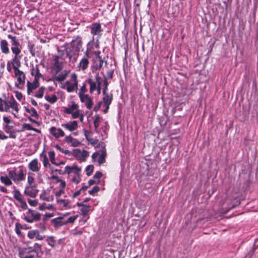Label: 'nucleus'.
I'll return each instance as SVG.
<instances>
[{"label": "nucleus", "mask_w": 258, "mask_h": 258, "mask_svg": "<svg viewBox=\"0 0 258 258\" xmlns=\"http://www.w3.org/2000/svg\"><path fill=\"white\" fill-rule=\"evenodd\" d=\"M41 214L35 210L29 209L27 216L23 219L28 223H32L33 222L39 221L41 219Z\"/></svg>", "instance_id": "1"}, {"label": "nucleus", "mask_w": 258, "mask_h": 258, "mask_svg": "<svg viewBox=\"0 0 258 258\" xmlns=\"http://www.w3.org/2000/svg\"><path fill=\"white\" fill-rule=\"evenodd\" d=\"M8 174L10 178L16 183L19 181L24 180L25 179V175L24 174L23 170L21 169L17 172L15 170H9Z\"/></svg>", "instance_id": "2"}, {"label": "nucleus", "mask_w": 258, "mask_h": 258, "mask_svg": "<svg viewBox=\"0 0 258 258\" xmlns=\"http://www.w3.org/2000/svg\"><path fill=\"white\" fill-rule=\"evenodd\" d=\"M66 52L70 61L73 62H75L77 61L79 52L76 50L74 45H73L71 44L70 46L68 47L66 49Z\"/></svg>", "instance_id": "3"}, {"label": "nucleus", "mask_w": 258, "mask_h": 258, "mask_svg": "<svg viewBox=\"0 0 258 258\" xmlns=\"http://www.w3.org/2000/svg\"><path fill=\"white\" fill-rule=\"evenodd\" d=\"M105 63L107 65V62L106 60H104L103 58H93V63L91 66L92 73H97V71L100 70L103 67V64Z\"/></svg>", "instance_id": "4"}, {"label": "nucleus", "mask_w": 258, "mask_h": 258, "mask_svg": "<svg viewBox=\"0 0 258 258\" xmlns=\"http://www.w3.org/2000/svg\"><path fill=\"white\" fill-rule=\"evenodd\" d=\"M59 56L57 55L53 57L54 64L52 67L51 71L55 75H56L63 68L62 62L59 61Z\"/></svg>", "instance_id": "5"}, {"label": "nucleus", "mask_w": 258, "mask_h": 258, "mask_svg": "<svg viewBox=\"0 0 258 258\" xmlns=\"http://www.w3.org/2000/svg\"><path fill=\"white\" fill-rule=\"evenodd\" d=\"M91 33L93 35V37L94 36L97 35L100 37L102 35L103 29L101 28V25L99 23H93L90 26Z\"/></svg>", "instance_id": "6"}, {"label": "nucleus", "mask_w": 258, "mask_h": 258, "mask_svg": "<svg viewBox=\"0 0 258 258\" xmlns=\"http://www.w3.org/2000/svg\"><path fill=\"white\" fill-rule=\"evenodd\" d=\"M8 37L11 40V50L13 52V50L17 51V52H21V45L19 40L17 39L16 36H12L11 34L8 35Z\"/></svg>", "instance_id": "7"}, {"label": "nucleus", "mask_w": 258, "mask_h": 258, "mask_svg": "<svg viewBox=\"0 0 258 258\" xmlns=\"http://www.w3.org/2000/svg\"><path fill=\"white\" fill-rule=\"evenodd\" d=\"M13 53L15 54V56L13 58L12 63L13 69L15 71L17 70H20L19 68L21 66L20 59L21 58V56L20 55V53L21 52H17V51H15L13 50Z\"/></svg>", "instance_id": "8"}, {"label": "nucleus", "mask_w": 258, "mask_h": 258, "mask_svg": "<svg viewBox=\"0 0 258 258\" xmlns=\"http://www.w3.org/2000/svg\"><path fill=\"white\" fill-rule=\"evenodd\" d=\"M38 191L39 190L37 189L35 185H33V186L30 187L29 186H26L24 190V194L26 196L34 198L37 196Z\"/></svg>", "instance_id": "9"}, {"label": "nucleus", "mask_w": 258, "mask_h": 258, "mask_svg": "<svg viewBox=\"0 0 258 258\" xmlns=\"http://www.w3.org/2000/svg\"><path fill=\"white\" fill-rule=\"evenodd\" d=\"M80 99L82 102L85 103L86 107L90 109L92 108L93 102L92 98L89 96V95H82L80 94Z\"/></svg>", "instance_id": "10"}, {"label": "nucleus", "mask_w": 258, "mask_h": 258, "mask_svg": "<svg viewBox=\"0 0 258 258\" xmlns=\"http://www.w3.org/2000/svg\"><path fill=\"white\" fill-rule=\"evenodd\" d=\"M49 133L51 135L57 139L64 136V133L61 128H57L55 126H52L50 128Z\"/></svg>", "instance_id": "11"}, {"label": "nucleus", "mask_w": 258, "mask_h": 258, "mask_svg": "<svg viewBox=\"0 0 258 258\" xmlns=\"http://www.w3.org/2000/svg\"><path fill=\"white\" fill-rule=\"evenodd\" d=\"M71 44L73 45H74L76 50L79 52L82 48L83 45L82 37L79 35L77 36L75 39L72 40Z\"/></svg>", "instance_id": "12"}, {"label": "nucleus", "mask_w": 258, "mask_h": 258, "mask_svg": "<svg viewBox=\"0 0 258 258\" xmlns=\"http://www.w3.org/2000/svg\"><path fill=\"white\" fill-rule=\"evenodd\" d=\"M74 154L76 157H79V160L81 161H85L86 158L89 156V153L87 151L84 150L83 152H81L79 149L75 150Z\"/></svg>", "instance_id": "13"}, {"label": "nucleus", "mask_w": 258, "mask_h": 258, "mask_svg": "<svg viewBox=\"0 0 258 258\" xmlns=\"http://www.w3.org/2000/svg\"><path fill=\"white\" fill-rule=\"evenodd\" d=\"M61 126L70 131L76 130L78 127V122L76 120L70 121L67 123L62 124Z\"/></svg>", "instance_id": "14"}, {"label": "nucleus", "mask_w": 258, "mask_h": 258, "mask_svg": "<svg viewBox=\"0 0 258 258\" xmlns=\"http://www.w3.org/2000/svg\"><path fill=\"white\" fill-rule=\"evenodd\" d=\"M76 205L78 207H81L80 211L82 212V215L83 217L87 216L90 210L91 206L89 205H84L83 203L77 202Z\"/></svg>", "instance_id": "15"}, {"label": "nucleus", "mask_w": 258, "mask_h": 258, "mask_svg": "<svg viewBox=\"0 0 258 258\" xmlns=\"http://www.w3.org/2000/svg\"><path fill=\"white\" fill-rule=\"evenodd\" d=\"M30 252L27 250V248H22L19 249L18 255L20 258H34V255L29 254Z\"/></svg>", "instance_id": "16"}, {"label": "nucleus", "mask_w": 258, "mask_h": 258, "mask_svg": "<svg viewBox=\"0 0 258 258\" xmlns=\"http://www.w3.org/2000/svg\"><path fill=\"white\" fill-rule=\"evenodd\" d=\"M15 74L17 77V81L19 82V85H23L25 83V75L24 73L20 70H17L15 72Z\"/></svg>", "instance_id": "17"}, {"label": "nucleus", "mask_w": 258, "mask_h": 258, "mask_svg": "<svg viewBox=\"0 0 258 258\" xmlns=\"http://www.w3.org/2000/svg\"><path fill=\"white\" fill-rule=\"evenodd\" d=\"M87 82L90 85V93L92 94L95 91L98 87V83H97V80H94L91 78H89Z\"/></svg>", "instance_id": "18"}, {"label": "nucleus", "mask_w": 258, "mask_h": 258, "mask_svg": "<svg viewBox=\"0 0 258 258\" xmlns=\"http://www.w3.org/2000/svg\"><path fill=\"white\" fill-rule=\"evenodd\" d=\"M38 81L36 82V80H34L33 83H31L29 81L27 82V93L30 95L33 90L36 89L39 86Z\"/></svg>", "instance_id": "19"}, {"label": "nucleus", "mask_w": 258, "mask_h": 258, "mask_svg": "<svg viewBox=\"0 0 258 258\" xmlns=\"http://www.w3.org/2000/svg\"><path fill=\"white\" fill-rule=\"evenodd\" d=\"M0 47L3 53L8 54L10 52L8 43L7 40L3 39L0 41Z\"/></svg>", "instance_id": "20"}, {"label": "nucleus", "mask_w": 258, "mask_h": 258, "mask_svg": "<svg viewBox=\"0 0 258 258\" xmlns=\"http://www.w3.org/2000/svg\"><path fill=\"white\" fill-rule=\"evenodd\" d=\"M74 170H76V171L75 172V173L78 174L79 172L81 171V168L78 167L76 165H74L73 166H67L65 167V171L64 173H67L68 174H70L72 172L74 171Z\"/></svg>", "instance_id": "21"}, {"label": "nucleus", "mask_w": 258, "mask_h": 258, "mask_svg": "<svg viewBox=\"0 0 258 258\" xmlns=\"http://www.w3.org/2000/svg\"><path fill=\"white\" fill-rule=\"evenodd\" d=\"M63 218L61 217L54 218L51 220V223L55 228L59 227L63 225H65L64 221H63Z\"/></svg>", "instance_id": "22"}, {"label": "nucleus", "mask_w": 258, "mask_h": 258, "mask_svg": "<svg viewBox=\"0 0 258 258\" xmlns=\"http://www.w3.org/2000/svg\"><path fill=\"white\" fill-rule=\"evenodd\" d=\"M29 169L33 172H37L39 170L38 167V163L37 159H35L31 161L29 164Z\"/></svg>", "instance_id": "23"}, {"label": "nucleus", "mask_w": 258, "mask_h": 258, "mask_svg": "<svg viewBox=\"0 0 258 258\" xmlns=\"http://www.w3.org/2000/svg\"><path fill=\"white\" fill-rule=\"evenodd\" d=\"M103 102L104 105H110L112 100L113 95L111 94L110 96L107 93L103 94Z\"/></svg>", "instance_id": "24"}, {"label": "nucleus", "mask_w": 258, "mask_h": 258, "mask_svg": "<svg viewBox=\"0 0 258 258\" xmlns=\"http://www.w3.org/2000/svg\"><path fill=\"white\" fill-rule=\"evenodd\" d=\"M89 63V59L87 58H83L80 61L79 67L82 71H85L88 68Z\"/></svg>", "instance_id": "25"}, {"label": "nucleus", "mask_w": 258, "mask_h": 258, "mask_svg": "<svg viewBox=\"0 0 258 258\" xmlns=\"http://www.w3.org/2000/svg\"><path fill=\"white\" fill-rule=\"evenodd\" d=\"M11 104V108L14 109L17 113L19 112L18 103L15 100L14 97L13 95H11L10 100H9Z\"/></svg>", "instance_id": "26"}, {"label": "nucleus", "mask_w": 258, "mask_h": 258, "mask_svg": "<svg viewBox=\"0 0 258 258\" xmlns=\"http://www.w3.org/2000/svg\"><path fill=\"white\" fill-rule=\"evenodd\" d=\"M27 248V250H28L30 252H35L37 254L38 253V252L41 250V245L38 244V243H35L34 245V248L29 247Z\"/></svg>", "instance_id": "27"}, {"label": "nucleus", "mask_w": 258, "mask_h": 258, "mask_svg": "<svg viewBox=\"0 0 258 258\" xmlns=\"http://www.w3.org/2000/svg\"><path fill=\"white\" fill-rule=\"evenodd\" d=\"M68 73L66 71H65L63 72H61L60 74H58V75L57 76L54 75V79L58 82H61L63 81L67 76Z\"/></svg>", "instance_id": "28"}, {"label": "nucleus", "mask_w": 258, "mask_h": 258, "mask_svg": "<svg viewBox=\"0 0 258 258\" xmlns=\"http://www.w3.org/2000/svg\"><path fill=\"white\" fill-rule=\"evenodd\" d=\"M24 108L27 112L31 113V115L32 116H33L37 119L38 118L39 115L37 113L36 109L34 108L31 107L30 109H29L28 107H27L26 106H24Z\"/></svg>", "instance_id": "29"}, {"label": "nucleus", "mask_w": 258, "mask_h": 258, "mask_svg": "<svg viewBox=\"0 0 258 258\" xmlns=\"http://www.w3.org/2000/svg\"><path fill=\"white\" fill-rule=\"evenodd\" d=\"M34 68H33L31 70V75L32 76H34V77H35L34 80H36V82H37L39 81V79H40V78H41L42 76L41 74L40 73L39 69L37 66H36L35 74H34Z\"/></svg>", "instance_id": "30"}, {"label": "nucleus", "mask_w": 258, "mask_h": 258, "mask_svg": "<svg viewBox=\"0 0 258 258\" xmlns=\"http://www.w3.org/2000/svg\"><path fill=\"white\" fill-rule=\"evenodd\" d=\"M95 79L97 80V83H98V87L96 90L97 91V93L98 94L100 93L101 92V85L102 83V79L99 76V73L97 72L95 75Z\"/></svg>", "instance_id": "31"}, {"label": "nucleus", "mask_w": 258, "mask_h": 258, "mask_svg": "<svg viewBox=\"0 0 258 258\" xmlns=\"http://www.w3.org/2000/svg\"><path fill=\"white\" fill-rule=\"evenodd\" d=\"M11 178L8 176H1L0 177L1 181L5 184L6 186H10L12 184V182L11 180Z\"/></svg>", "instance_id": "32"}, {"label": "nucleus", "mask_w": 258, "mask_h": 258, "mask_svg": "<svg viewBox=\"0 0 258 258\" xmlns=\"http://www.w3.org/2000/svg\"><path fill=\"white\" fill-rule=\"evenodd\" d=\"M100 120V116L99 114H96L94 116V119L93 121L94 127H95V132L96 133H98V128L99 126Z\"/></svg>", "instance_id": "33"}, {"label": "nucleus", "mask_w": 258, "mask_h": 258, "mask_svg": "<svg viewBox=\"0 0 258 258\" xmlns=\"http://www.w3.org/2000/svg\"><path fill=\"white\" fill-rule=\"evenodd\" d=\"M45 99L50 103L53 104L57 101L58 98L55 94H53L51 96L46 95L45 96Z\"/></svg>", "instance_id": "34"}, {"label": "nucleus", "mask_w": 258, "mask_h": 258, "mask_svg": "<svg viewBox=\"0 0 258 258\" xmlns=\"http://www.w3.org/2000/svg\"><path fill=\"white\" fill-rule=\"evenodd\" d=\"M46 242L48 244L51 246V248H54L55 247V245L56 243V241L55 240L54 237L53 236H48L46 239Z\"/></svg>", "instance_id": "35"}, {"label": "nucleus", "mask_w": 258, "mask_h": 258, "mask_svg": "<svg viewBox=\"0 0 258 258\" xmlns=\"http://www.w3.org/2000/svg\"><path fill=\"white\" fill-rule=\"evenodd\" d=\"M57 203H60L63 205V206L66 209H71L72 206L70 205V202L69 200L63 199H58L56 200Z\"/></svg>", "instance_id": "36"}, {"label": "nucleus", "mask_w": 258, "mask_h": 258, "mask_svg": "<svg viewBox=\"0 0 258 258\" xmlns=\"http://www.w3.org/2000/svg\"><path fill=\"white\" fill-rule=\"evenodd\" d=\"M14 198L18 202L23 200V196L20 191L15 188L14 190Z\"/></svg>", "instance_id": "37"}, {"label": "nucleus", "mask_w": 258, "mask_h": 258, "mask_svg": "<svg viewBox=\"0 0 258 258\" xmlns=\"http://www.w3.org/2000/svg\"><path fill=\"white\" fill-rule=\"evenodd\" d=\"M94 41V38L92 37V40L91 41H90L89 42H88L87 45V50L85 52V53H84L85 55H84V56L83 57V58H87V59H89V51L91 50V48L89 47V45H90L91 43H93Z\"/></svg>", "instance_id": "38"}, {"label": "nucleus", "mask_w": 258, "mask_h": 258, "mask_svg": "<svg viewBox=\"0 0 258 258\" xmlns=\"http://www.w3.org/2000/svg\"><path fill=\"white\" fill-rule=\"evenodd\" d=\"M101 73L103 75V76L104 77V81H103L104 87L103 88L102 93L103 94H105V93H106V91L108 89V82L107 81L106 77L105 76L104 73L103 72H101Z\"/></svg>", "instance_id": "39"}, {"label": "nucleus", "mask_w": 258, "mask_h": 258, "mask_svg": "<svg viewBox=\"0 0 258 258\" xmlns=\"http://www.w3.org/2000/svg\"><path fill=\"white\" fill-rule=\"evenodd\" d=\"M45 88L41 87L40 88L36 93L35 95V97L38 98H41L43 97L44 92Z\"/></svg>", "instance_id": "40"}, {"label": "nucleus", "mask_w": 258, "mask_h": 258, "mask_svg": "<svg viewBox=\"0 0 258 258\" xmlns=\"http://www.w3.org/2000/svg\"><path fill=\"white\" fill-rule=\"evenodd\" d=\"M38 231V230H32L28 231V237L30 239H33L35 237H36Z\"/></svg>", "instance_id": "41"}, {"label": "nucleus", "mask_w": 258, "mask_h": 258, "mask_svg": "<svg viewBox=\"0 0 258 258\" xmlns=\"http://www.w3.org/2000/svg\"><path fill=\"white\" fill-rule=\"evenodd\" d=\"M106 155V153L105 152H103L99 156L98 158V163L99 165H101L105 162Z\"/></svg>", "instance_id": "42"}, {"label": "nucleus", "mask_w": 258, "mask_h": 258, "mask_svg": "<svg viewBox=\"0 0 258 258\" xmlns=\"http://www.w3.org/2000/svg\"><path fill=\"white\" fill-rule=\"evenodd\" d=\"M35 45L33 43H31L30 42L28 43V47L29 48V50L31 53V54L34 56L35 55V49H34Z\"/></svg>", "instance_id": "43"}, {"label": "nucleus", "mask_w": 258, "mask_h": 258, "mask_svg": "<svg viewBox=\"0 0 258 258\" xmlns=\"http://www.w3.org/2000/svg\"><path fill=\"white\" fill-rule=\"evenodd\" d=\"M50 161L52 164H55V152L54 151H50L48 152Z\"/></svg>", "instance_id": "44"}, {"label": "nucleus", "mask_w": 258, "mask_h": 258, "mask_svg": "<svg viewBox=\"0 0 258 258\" xmlns=\"http://www.w3.org/2000/svg\"><path fill=\"white\" fill-rule=\"evenodd\" d=\"M94 169V166L92 165H89L87 166L86 168V174L88 176H90Z\"/></svg>", "instance_id": "45"}, {"label": "nucleus", "mask_w": 258, "mask_h": 258, "mask_svg": "<svg viewBox=\"0 0 258 258\" xmlns=\"http://www.w3.org/2000/svg\"><path fill=\"white\" fill-rule=\"evenodd\" d=\"M47 192L46 190L43 191L42 194L40 195V198L44 201H49L50 198L47 196Z\"/></svg>", "instance_id": "46"}, {"label": "nucleus", "mask_w": 258, "mask_h": 258, "mask_svg": "<svg viewBox=\"0 0 258 258\" xmlns=\"http://www.w3.org/2000/svg\"><path fill=\"white\" fill-rule=\"evenodd\" d=\"M77 218L78 215L69 217L67 221H64L65 224L68 223H73Z\"/></svg>", "instance_id": "47"}, {"label": "nucleus", "mask_w": 258, "mask_h": 258, "mask_svg": "<svg viewBox=\"0 0 258 258\" xmlns=\"http://www.w3.org/2000/svg\"><path fill=\"white\" fill-rule=\"evenodd\" d=\"M11 104H12L9 101L4 100L5 111H9L10 108H11Z\"/></svg>", "instance_id": "48"}, {"label": "nucleus", "mask_w": 258, "mask_h": 258, "mask_svg": "<svg viewBox=\"0 0 258 258\" xmlns=\"http://www.w3.org/2000/svg\"><path fill=\"white\" fill-rule=\"evenodd\" d=\"M99 186H95L91 190H89V194L91 195H94L95 194L97 193L99 190Z\"/></svg>", "instance_id": "49"}, {"label": "nucleus", "mask_w": 258, "mask_h": 258, "mask_svg": "<svg viewBox=\"0 0 258 258\" xmlns=\"http://www.w3.org/2000/svg\"><path fill=\"white\" fill-rule=\"evenodd\" d=\"M43 163L44 167H46L47 166H49V167H50V164L49 163L48 159L46 155H43Z\"/></svg>", "instance_id": "50"}, {"label": "nucleus", "mask_w": 258, "mask_h": 258, "mask_svg": "<svg viewBox=\"0 0 258 258\" xmlns=\"http://www.w3.org/2000/svg\"><path fill=\"white\" fill-rule=\"evenodd\" d=\"M19 228H23L22 225L19 223H16L15 228L16 232L18 235L21 236L22 233Z\"/></svg>", "instance_id": "51"}, {"label": "nucleus", "mask_w": 258, "mask_h": 258, "mask_svg": "<svg viewBox=\"0 0 258 258\" xmlns=\"http://www.w3.org/2000/svg\"><path fill=\"white\" fill-rule=\"evenodd\" d=\"M27 201H28L29 204L31 206L35 207L38 204V200H31L30 199H28Z\"/></svg>", "instance_id": "52"}, {"label": "nucleus", "mask_w": 258, "mask_h": 258, "mask_svg": "<svg viewBox=\"0 0 258 258\" xmlns=\"http://www.w3.org/2000/svg\"><path fill=\"white\" fill-rule=\"evenodd\" d=\"M34 178L32 176L29 175L28 176V185L27 186H33L32 183L34 182Z\"/></svg>", "instance_id": "53"}, {"label": "nucleus", "mask_w": 258, "mask_h": 258, "mask_svg": "<svg viewBox=\"0 0 258 258\" xmlns=\"http://www.w3.org/2000/svg\"><path fill=\"white\" fill-rule=\"evenodd\" d=\"M19 202L20 203V207L23 210H26L28 208V206L24 199Z\"/></svg>", "instance_id": "54"}, {"label": "nucleus", "mask_w": 258, "mask_h": 258, "mask_svg": "<svg viewBox=\"0 0 258 258\" xmlns=\"http://www.w3.org/2000/svg\"><path fill=\"white\" fill-rule=\"evenodd\" d=\"M87 91L86 86L85 84H84L80 88V91L79 92V96H80V94L85 95L84 93Z\"/></svg>", "instance_id": "55"}, {"label": "nucleus", "mask_w": 258, "mask_h": 258, "mask_svg": "<svg viewBox=\"0 0 258 258\" xmlns=\"http://www.w3.org/2000/svg\"><path fill=\"white\" fill-rule=\"evenodd\" d=\"M22 126L23 129H25L28 131H32L33 130V127L30 124L24 123L22 125Z\"/></svg>", "instance_id": "56"}, {"label": "nucleus", "mask_w": 258, "mask_h": 258, "mask_svg": "<svg viewBox=\"0 0 258 258\" xmlns=\"http://www.w3.org/2000/svg\"><path fill=\"white\" fill-rule=\"evenodd\" d=\"M74 139L71 136H66L64 141L66 142H67L68 144L72 143L73 140Z\"/></svg>", "instance_id": "57"}, {"label": "nucleus", "mask_w": 258, "mask_h": 258, "mask_svg": "<svg viewBox=\"0 0 258 258\" xmlns=\"http://www.w3.org/2000/svg\"><path fill=\"white\" fill-rule=\"evenodd\" d=\"M114 73V70L111 69L107 72V78L108 79H111L113 78V75Z\"/></svg>", "instance_id": "58"}, {"label": "nucleus", "mask_w": 258, "mask_h": 258, "mask_svg": "<svg viewBox=\"0 0 258 258\" xmlns=\"http://www.w3.org/2000/svg\"><path fill=\"white\" fill-rule=\"evenodd\" d=\"M102 176V174L100 171H97L93 176L94 179H100Z\"/></svg>", "instance_id": "59"}, {"label": "nucleus", "mask_w": 258, "mask_h": 258, "mask_svg": "<svg viewBox=\"0 0 258 258\" xmlns=\"http://www.w3.org/2000/svg\"><path fill=\"white\" fill-rule=\"evenodd\" d=\"M80 115V112H79V110L73 112V113L72 114V117L73 118H78L79 117Z\"/></svg>", "instance_id": "60"}, {"label": "nucleus", "mask_w": 258, "mask_h": 258, "mask_svg": "<svg viewBox=\"0 0 258 258\" xmlns=\"http://www.w3.org/2000/svg\"><path fill=\"white\" fill-rule=\"evenodd\" d=\"M70 107L74 111V110H78L79 106L78 104H76L75 102H73Z\"/></svg>", "instance_id": "61"}, {"label": "nucleus", "mask_w": 258, "mask_h": 258, "mask_svg": "<svg viewBox=\"0 0 258 258\" xmlns=\"http://www.w3.org/2000/svg\"><path fill=\"white\" fill-rule=\"evenodd\" d=\"M13 128L12 126L9 125V124H6L4 127V130L6 133H9L10 132V130Z\"/></svg>", "instance_id": "62"}, {"label": "nucleus", "mask_w": 258, "mask_h": 258, "mask_svg": "<svg viewBox=\"0 0 258 258\" xmlns=\"http://www.w3.org/2000/svg\"><path fill=\"white\" fill-rule=\"evenodd\" d=\"M14 92L16 94V97L17 98V99L20 101L23 97L22 93L17 91H14Z\"/></svg>", "instance_id": "63"}, {"label": "nucleus", "mask_w": 258, "mask_h": 258, "mask_svg": "<svg viewBox=\"0 0 258 258\" xmlns=\"http://www.w3.org/2000/svg\"><path fill=\"white\" fill-rule=\"evenodd\" d=\"M254 252L253 249L250 250L249 252L245 256L244 258H251Z\"/></svg>", "instance_id": "64"}]
</instances>
